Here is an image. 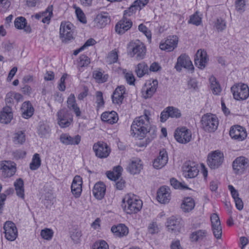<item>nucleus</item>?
<instances>
[{"label":"nucleus","mask_w":249,"mask_h":249,"mask_svg":"<svg viewBox=\"0 0 249 249\" xmlns=\"http://www.w3.org/2000/svg\"><path fill=\"white\" fill-rule=\"evenodd\" d=\"M42 22L44 23L49 24L51 19V18L53 15V7L49 6L45 11L41 12Z\"/></svg>","instance_id":"42"},{"label":"nucleus","mask_w":249,"mask_h":249,"mask_svg":"<svg viewBox=\"0 0 249 249\" xmlns=\"http://www.w3.org/2000/svg\"><path fill=\"white\" fill-rule=\"evenodd\" d=\"M96 102L97 104L98 107H100L104 105V100L103 97V94L101 91H97L96 93Z\"/></svg>","instance_id":"62"},{"label":"nucleus","mask_w":249,"mask_h":249,"mask_svg":"<svg viewBox=\"0 0 249 249\" xmlns=\"http://www.w3.org/2000/svg\"><path fill=\"white\" fill-rule=\"evenodd\" d=\"M235 8L237 11L242 13L245 9V0H237L235 3Z\"/></svg>","instance_id":"54"},{"label":"nucleus","mask_w":249,"mask_h":249,"mask_svg":"<svg viewBox=\"0 0 249 249\" xmlns=\"http://www.w3.org/2000/svg\"><path fill=\"white\" fill-rule=\"evenodd\" d=\"M82 179L79 176H76L72 181L71 185L72 194L76 198L79 197L82 192Z\"/></svg>","instance_id":"27"},{"label":"nucleus","mask_w":249,"mask_h":249,"mask_svg":"<svg viewBox=\"0 0 249 249\" xmlns=\"http://www.w3.org/2000/svg\"><path fill=\"white\" fill-rule=\"evenodd\" d=\"M170 183H171V185L175 189L187 188V187L182 185L180 182H178L177 179H176L175 178L171 179Z\"/></svg>","instance_id":"63"},{"label":"nucleus","mask_w":249,"mask_h":249,"mask_svg":"<svg viewBox=\"0 0 249 249\" xmlns=\"http://www.w3.org/2000/svg\"><path fill=\"white\" fill-rule=\"evenodd\" d=\"M208 57L206 52L198 50L195 58V64L199 69L203 70L206 66L208 62Z\"/></svg>","instance_id":"20"},{"label":"nucleus","mask_w":249,"mask_h":249,"mask_svg":"<svg viewBox=\"0 0 249 249\" xmlns=\"http://www.w3.org/2000/svg\"><path fill=\"white\" fill-rule=\"evenodd\" d=\"M148 2V0H144V1L136 0L127 10L124 11V16L127 18L132 16L137 10H140L142 7L145 6Z\"/></svg>","instance_id":"23"},{"label":"nucleus","mask_w":249,"mask_h":249,"mask_svg":"<svg viewBox=\"0 0 249 249\" xmlns=\"http://www.w3.org/2000/svg\"><path fill=\"white\" fill-rule=\"evenodd\" d=\"M148 67L144 62L138 64L135 68V72L139 77H142L148 71Z\"/></svg>","instance_id":"40"},{"label":"nucleus","mask_w":249,"mask_h":249,"mask_svg":"<svg viewBox=\"0 0 249 249\" xmlns=\"http://www.w3.org/2000/svg\"><path fill=\"white\" fill-rule=\"evenodd\" d=\"M82 234L81 231L78 230H75L71 234V239L75 243H77L79 242Z\"/></svg>","instance_id":"59"},{"label":"nucleus","mask_w":249,"mask_h":249,"mask_svg":"<svg viewBox=\"0 0 249 249\" xmlns=\"http://www.w3.org/2000/svg\"><path fill=\"white\" fill-rule=\"evenodd\" d=\"M93 249H108V245L104 241L96 242L93 246Z\"/></svg>","instance_id":"58"},{"label":"nucleus","mask_w":249,"mask_h":249,"mask_svg":"<svg viewBox=\"0 0 249 249\" xmlns=\"http://www.w3.org/2000/svg\"><path fill=\"white\" fill-rule=\"evenodd\" d=\"M230 135L232 139L238 141L244 140L247 137L245 129L240 125H235L231 128Z\"/></svg>","instance_id":"18"},{"label":"nucleus","mask_w":249,"mask_h":249,"mask_svg":"<svg viewBox=\"0 0 249 249\" xmlns=\"http://www.w3.org/2000/svg\"><path fill=\"white\" fill-rule=\"evenodd\" d=\"M92 76L96 81L99 83H103L106 82L108 78L107 74H104L102 71L98 70L93 71Z\"/></svg>","instance_id":"41"},{"label":"nucleus","mask_w":249,"mask_h":249,"mask_svg":"<svg viewBox=\"0 0 249 249\" xmlns=\"http://www.w3.org/2000/svg\"><path fill=\"white\" fill-rule=\"evenodd\" d=\"M167 227L170 232L177 233L181 229V225L179 220L174 217H171L167 220Z\"/></svg>","instance_id":"31"},{"label":"nucleus","mask_w":249,"mask_h":249,"mask_svg":"<svg viewBox=\"0 0 249 249\" xmlns=\"http://www.w3.org/2000/svg\"><path fill=\"white\" fill-rule=\"evenodd\" d=\"M106 190V186L103 182L96 183L92 190L93 194L97 199L101 200L105 195Z\"/></svg>","instance_id":"32"},{"label":"nucleus","mask_w":249,"mask_h":249,"mask_svg":"<svg viewBox=\"0 0 249 249\" xmlns=\"http://www.w3.org/2000/svg\"><path fill=\"white\" fill-rule=\"evenodd\" d=\"M211 88L214 94L218 95L221 91V89L219 84L215 81V78H211Z\"/></svg>","instance_id":"47"},{"label":"nucleus","mask_w":249,"mask_h":249,"mask_svg":"<svg viewBox=\"0 0 249 249\" xmlns=\"http://www.w3.org/2000/svg\"><path fill=\"white\" fill-rule=\"evenodd\" d=\"M124 211L127 214H135L142 208V202L139 197L133 194L126 195L122 200Z\"/></svg>","instance_id":"2"},{"label":"nucleus","mask_w":249,"mask_h":249,"mask_svg":"<svg viewBox=\"0 0 249 249\" xmlns=\"http://www.w3.org/2000/svg\"><path fill=\"white\" fill-rule=\"evenodd\" d=\"M233 98L236 100H244L249 96V88L245 84L234 85L231 88Z\"/></svg>","instance_id":"5"},{"label":"nucleus","mask_w":249,"mask_h":249,"mask_svg":"<svg viewBox=\"0 0 249 249\" xmlns=\"http://www.w3.org/2000/svg\"><path fill=\"white\" fill-rule=\"evenodd\" d=\"M41 165V159L38 154H35L33 156L32 162L30 164V168L32 170L37 169Z\"/></svg>","instance_id":"44"},{"label":"nucleus","mask_w":249,"mask_h":249,"mask_svg":"<svg viewBox=\"0 0 249 249\" xmlns=\"http://www.w3.org/2000/svg\"><path fill=\"white\" fill-rule=\"evenodd\" d=\"M22 116L25 119L30 118L34 112V108L29 101L24 102L21 106Z\"/></svg>","instance_id":"34"},{"label":"nucleus","mask_w":249,"mask_h":249,"mask_svg":"<svg viewBox=\"0 0 249 249\" xmlns=\"http://www.w3.org/2000/svg\"><path fill=\"white\" fill-rule=\"evenodd\" d=\"M183 172L184 176L188 178H193L197 176L199 170L198 166L193 162L185 163L183 167Z\"/></svg>","instance_id":"15"},{"label":"nucleus","mask_w":249,"mask_h":249,"mask_svg":"<svg viewBox=\"0 0 249 249\" xmlns=\"http://www.w3.org/2000/svg\"><path fill=\"white\" fill-rule=\"evenodd\" d=\"M73 25L69 22H62L60 27V37L63 42L67 43L73 38Z\"/></svg>","instance_id":"7"},{"label":"nucleus","mask_w":249,"mask_h":249,"mask_svg":"<svg viewBox=\"0 0 249 249\" xmlns=\"http://www.w3.org/2000/svg\"><path fill=\"white\" fill-rule=\"evenodd\" d=\"M150 112L145 110L144 115L136 118L131 126V135L139 139L144 138L149 127Z\"/></svg>","instance_id":"1"},{"label":"nucleus","mask_w":249,"mask_h":249,"mask_svg":"<svg viewBox=\"0 0 249 249\" xmlns=\"http://www.w3.org/2000/svg\"><path fill=\"white\" fill-rule=\"evenodd\" d=\"M182 68L192 71L194 69L189 57L186 54H181L178 58L177 62L175 66V68L178 71L181 70Z\"/></svg>","instance_id":"13"},{"label":"nucleus","mask_w":249,"mask_h":249,"mask_svg":"<svg viewBox=\"0 0 249 249\" xmlns=\"http://www.w3.org/2000/svg\"><path fill=\"white\" fill-rule=\"evenodd\" d=\"M147 230L149 233L154 234L160 231V228L156 222L152 221L148 225Z\"/></svg>","instance_id":"48"},{"label":"nucleus","mask_w":249,"mask_h":249,"mask_svg":"<svg viewBox=\"0 0 249 249\" xmlns=\"http://www.w3.org/2000/svg\"><path fill=\"white\" fill-rule=\"evenodd\" d=\"M90 62V59L87 55H81L79 58L78 67L79 68L87 67L89 64Z\"/></svg>","instance_id":"49"},{"label":"nucleus","mask_w":249,"mask_h":249,"mask_svg":"<svg viewBox=\"0 0 249 249\" xmlns=\"http://www.w3.org/2000/svg\"><path fill=\"white\" fill-rule=\"evenodd\" d=\"M14 186L17 195L21 199H24V182L23 180L19 178L14 182Z\"/></svg>","instance_id":"38"},{"label":"nucleus","mask_w":249,"mask_h":249,"mask_svg":"<svg viewBox=\"0 0 249 249\" xmlns=\"http://www.w3.org/2000/svg\"><path fill=\"white\" fill-rule=\"evenodd\" d=\"M195 206L194 200L191 197L184 199L181 205V209L184 213H189L192 211Z\"/></svg>","instance_id":"37"},{"label":"nucleus","mask_w":249,"mask_h":249,"mask_svg":"<svg viewBox=\"0 0 249 249\" xmlns=\"http://www.w3.org/2000/svg\"><path fill=\"white\" fill-rule=\"evenodd\" d=\"M125 78L128 84L130 85H134L135 79L132 72H127L125 73Z\"/></svg>","instance_id":"61"},{"label":"nucleus","mask_w":249,"mask_h":249,"mask_svg":"<svg viewBox=\"0 0 249 249\" xmlns=\"http://www.w3.org/2000/svg\"><path fill=\"white\" fill-rule=\"evenodd\" d=\"M50 132L49 127L44 125H41L38 130V134L41 137L45 136Z\"/></svg>","instance_id":"60"},{"label":"nucleus","mask_w":249,"mask_h":249,"mask_svg":"<svg viewBox=\"0 0 249 249\" xmlns=\"http://www.w3.org/2000/svg\"><path fill=\"white\" fill-rule=\"evenodd\" d=\"M93 149L97 157L100 158H105L108 157L110 150L107 143L99 142L95 143Z\"/></svg>","instance_id":"14"},{"label":"nucleus","mask_w":249,"mask_h":249,"mask_svg":"<svg viewBox=\"0 0 249 249\" xmlns=\"http://www.w3.org/2000/svg\"><path fill=\"white\" fill-rule=\"evenodd\" d=\"M224 160L223 154L218 150H215L209 154L207 158V163L211 169L218 168Z\"/></svg>","instance_id":"6"},{"label":"nucleus","mask_w":249,"mask_h":249,"mask_svg":"<svg viewBox=\"0 0 249 249\" xmlns=\"http://www.w3.org/2000/svg\"><path fill=\"white\" fill-rule=\"evenodd\" d=\"M139 30L143 33L147 38L150 40L151 38V32L147 29V28L143 24H141L138 26Z\"/></svg>","instance_id":"57"},{"label":"nucleus","mask_w":249,"mask_h":249,"mask_svg":"<svg viewBox=\"0 0 249 249\" xmlns=\"http://www.w3.org/2000/svg\"><path fill=\"white\" fill-rule=\"evenodd\" d=\"M111 230L114 235L117 237L125 236L128 232V228L123 224H120L116 226H113Z\"/></svg>","instance_id":"35"},{"label":"nucleus","mask_w":249,"mask_h":249,"mask_svg":"<svg viewBox=\"0 0 249 249\" xmlns=\"http://www.w3.org/2000/svg\"><path fill=\"white\" fill-rule=\"evenodd\" d=\"M60 142L66 145L78 144L81 141V137L76 135L74 137H71L69 134H62L60 137Z\"/></svg>","instance_id":"30"},{"label":"nucleus","mask_w":249,"mask_h":249,"mask_svg":"<svg viewBox=\"0 0 249 249\" xmlns=\"http://www.w3.org/2000/svg\"><path fill=\"white\" fill-rule=\"evenodd\" d=\"M178 42V38L177 36H169L165 40L160 43V48L168 52H172L177 47Z\"/></svg>","instance_id":"9"},{"label":"nucleus","mask_w":249,"mask_h":249,"mask_svg":"<svg viewBox=\"0 0 249 249\" xmlns=\"http://www.w3.org/2000/svg\"><path fill=\"white\" fill-rule=\"evenodd\" d=\"M213 27L218 32H223L226 28V21L221 18H218L214 22Z\"/></svg>","instance_id":"39"},{"label":"nucleus","mask_w":249,"mask_h":249,"mask_svg":"<svg viewBox=\"0 0 249 249\" xmlns=\"http://www.w3.org/2000/svg\"><path fill=\"white\" fill-rule=\"evenodd\" d=\"M67 105L69 108L73 110L76 116L79 117L81 115V111L76 103L74 94H71L68 97Z\"/></svg>","instance_id":"36"},{"label":"nucleus","mask_w":249,"mask_h":249,"mask_svg":"<svg viewBox=\"0 0 249 249\" xmlns=\"http://www.w3.org/2000/svg\"><path fill=\"white\" fill-rule=\"evenodd\" d=\"M157 198L160 203L165 204L169 202L171 199L170 190L166 186L161 187L157 191Z\"/></svg>","instance_id":"21"},{"label":"nucleus","mask_w":249,"mask_h":249,"mask_svg":"<svg viewBox=\"0 0 249 249\" xmlns=\"http://www.w3.org/2000/svg\"><path fill=\"white\" fill-rule=\"evenodd\" d=\"M129 54L131 57H135L138 60L143 59L146 53V47L139 40L132 41L129 45Z\"/></svg>","instance_id":"4"},{"label":"nucleus","mask_w":249,"mask_h":249,"mask_svg":"<svg viewBox=\"0 0 249 249\" xmlns=\"http://www.w3.org/2000/svg\"><path fill=\"white\" fill-rule=\"evenodd\" d=\"M167 108L170 117L178 118L181 116V112L178 108L173 107H169Z\"/></svg>","instance_id":"51"},{"label":"nucleus","mask_w":249,"mask_h":249,"mask_svg":"<svg viewBox=\"0 0 249 249\" xmlns=\"http://www.w3.org/2000/svg\"><path fill=\"white\" fill-rule=\"evenodd\" d=\"M175 138L178 142L185 144L189 142L192 139V133L186 127L178 128L175 133Z\"/></svg>","instance_id":"10"},{"label":"nucleus","mask_w":249,"mask_h":249,"mask_svg":"<svg viewBox=\"0 0 249 249\" xmlns=\"http://www.w3.org/2000/svg\"><path fill=\"white\" fill-rule=\"evenodd\" d=\"M207 232L205 230H198L192 232L190 238L193 241H197L202 240L206 237Z\"/></svg>","instance_id":"43"},{"label":"nucleus","mask_w":249,"mask_h":249,"mask_svg":"<svg viewBox=\"0 0 249 249\" xmlns=\"http://www.w3.org/2000/svg\"><path fill=\"white\" fill-rule=\"evenodd\" d=\"M201 19L202 18L198 15V12H196L193 15L190 17L189 23H192L196 26H198L201 23Z\"/></svg>","instance_id":"50"},{"label":"nucleus","mask_w":249,"mask_h":249,"mask_svg":"<svg viewBox=\"0 0 249 249\" xmlns=\"http://www.w3.org/2000/svg\"><path fill=\"white\" fill-rule=\"evenodd\" d=\"M110 18L107 13H101L98 14L94 19V26L99 28L105 27L109 23Z\"/></svg>","instance_id":"28"},{"label":"nucleus","mask_w":249,"mask_h":249,"mask_svg":"<svg viewBox=\"0 0 249 249\" xmlns=\"http://www.w3.org/2000/svg\"><path fill=\"white\" fill-rule=\"evenodd\" d=\"M14 142L16 144H22L25 141V135L24 131H19L14 134Z\"/></svg>","instance_id":"45"},{"label":"nucleus","mask_w":249,"mask_h":249,"mask_svg":"<svg viewBox=\"0 0 249 249\" xmlns=\"http://www.w3.org/2000/svg\"><path fill=\"white\" fill-rule=\"evenodd\" d=\"M168 160L167 153L163 149L160 152L159 156L154 160L153 162V167L157 169H161L167 164Z\"/></svg>","instance_id":"22"},{"label":"nucleus","mask_w":249,"mask_h":249,"mask_svg":"<svg viewBox=\"0 0 249 249\" xmlns=\"http://www.w3.org/2000/svg\"><path fill=\"white\" fill-rule=\"evenodd\" d=\"M212 230L215 238L220 239L222 236V227L218 215L213 213L211 216Z\"/></svg>","instance_id":"17"},{"label":"nucleus","mask_w":249,"mask_h":249,"mask_svg":"<svg viewBox=\"0 0 249 249\" xmlns=\"http://www.w3.org/2000/svg\"><path fill=\"white\" fill-rule=\"evenodd\" d=\"M132 25V22L125 17H123L115 26L116 32L119 34H123L129 30Z\"/></svg>","instance_id":"24"},{"label":"nucleus","mask_w":249,"mask_h":249,"mask_svg":"<svg viewBox=\"0 0 249 249\" xmlns=\"http://www.w3.org/2000/svg\"><path fill=\"white\" fill-rule=\"evenodd\" d=\"M142 168L143 164L142 160L139 159H134L130 161L127 170L130 174L135 175L139 174Z\"/></svg>","instance_id":"25"},{"label":"nucleus","mask_w":249,"mask_h":249,"mask_svg":"<svg viewBox=\"0 0 249 249\" xmlns=\"http://www.w3.org/2000/svg\"><path fill=\"white\" fill-rule=\"evenodd\" d=\"M13 112L11 107L6 106L2 108L0 114V122L2 124H7L13 119Z\"/></svg>","instance_id":"29"},{"label":"nucleus","mask_w":249,"mask_h":249,"mask_svg":"<svg viewBox=\"0 0 249 249\" xmlns=\"http://www.w3.org/2000/svg\"><path fill=\"white\" fill-rule=\"evenodd\" d=\"M157 132V130L155 126H153L151 127L149 126L148 127L147 130V133L146 134L145 137L147 136V139L149 140V142L156 137Z\"/></svg>","instance_id":"53"},{"label":"nucleus","mask_w":249,"mask_h":249,"mask_svg":"<svg viewBox=\"0 0 249 249\" xmlns=\"http://www.w3.org/2000/svg\"><path fill=\"white\" fill-rule=\"evenodd\" d=\"M0 172L3 178H10L16 172V164L9 160L2 161L0 162Z\"/></svg>","instance_id":"8"},{"label":"nucleus","mask_w":249,"mask_h":249,"mask_svg":"<svg viewBox=\"0 0 249 249\" xmlns=\"http://www.w3.org/2000/svg\"><path fill=\"white\" fill-rule=\"evenodd\" d=\"M69 116L66 109H62L57 112L58 123L61 127H66L71 124L72 120Z\"/></svg>","instance_id":"19"},{"label":"nucleus","mask_w":249,"mask_h":249,"mask_svg":"<svg viewBox=\"0 0 249 249\" xmlns=\"http://www.w3.org/2000/svg\"><path fill=\"white\" fill-rule=\"evenodd\" d=\"M125 89L124 86H118L114 91L111 96L112 102L116 105H121L124 98Z\"/></svg>","instance_id":"26"},{"label":"nucleus","mask_w":249,"mask_h":249,"mask_svg":"<svg viewBox=\"0 0 249 249\" xmlns=\"http://www.w3.org/2000/svg\"><path fill=\"white\" fill-rule=\"evenodd\" d=\"M26 24V19L22 17L17 18L15 21V26L16 28L18 29L25 28V30L28 31L27 29L25 28Z\"/></svg>","instance_id":"46"},{"label":"nucleus","mask_w":249,"mask_h":249,"mask_svg":"<svg viewBox=\"0 0 249 249\" xmlns=\"http://www.w3.org/2000/svg\"><path fill=\"white\" fill-rule=\"evenodd\" d=\"M53 233V231L48 228L42 230L40 232V235L42 238L47 240H50L52 239Z\"/></svg>","instance_id":"52"},{"label":"nucleus","mask_w":249,"mask_h":249,"mask_svg":"<svg viewBox=\"0 0 249 249\" xmlns=\"http://www.w3.org/2000/svg\"><path fill=\"white\" fill-rule=\"evenodd\" d=\"M5 237L9 241H13L18 236V230L15 224L12 221H6L3 226Z\"/></svg>","instance_id":"11"},{"label":"nucleus","mask_w":249,"mask_h":249,"mask_svg":"<svg viewBox=\"0 0 249 249\" xmlns=\"http://www.w3.org/2000/svg\"><path fill=\"white\" fill-rule=\"evenodd\" d=\"M117 60L118 54L117 52L114 51L111 52L107 58V61L110 64L116 62Z\"/></svg>","instance_id":"55"},{"label":"nucleus","mask_w":249,"mask_h":249,"mask_svg":"<svg viewBox=\"0 0 249 249\" xmlns=\"http://www.w3.org/2000/svg\"><path fill=\"white\" fill-rule=\"evenodd\" d=\"M101 120L109 124H113L117 122L118 116L117 113L114 111L105 112L101 115Z\"/></svg>","instance_id":"33"},{"label":"nucleus","mask_w":249,"mask_h":249,"mask_svg":"<svg viewBox=\"0 0 249 249\" xmlns=\"http://www.w3.org/2000/svg\"><path fill=\"white\" fill-rule=\"evenodd\" d=\"M249 160L244 157L237 158L232 163V167L236 174H242L249 166Z\"/></svg>","instance_id":"12"},{"label":"nucleus","mask_w":249,"mask_h":249,"mask_svg":"<svg viewBox=\"0 0 249 249\" xmlns=\"http://www.w3.org/2000/svg\"><path fill=\"white\" fill-rule=\"evenodd\" d=\"M158 82L157 80H150L146 83L145 87L142 89V95L145 99L151 98L156 92L158 87Z\"/></svg>","instance_id":"16"},{"label":"nucleus","mask_w":249,"mask_h":249,"mask_svg":"<svg viewBox=\"0 0 249 249\" xmlns=\"http://www.w3.org/2000/svg\"><path fill=\"white\" fill-rule=\"evenodd\" d=\"M74 8L75 9V13L78 20L82 23H86V19L82 10L79 7H74Z\"/></svg>","instance_id":"56"},{"label":"nucleus","mask_w":249,"mask_h":249,"mask_svg":"<svg viewBox=\"0 0 249 249\" xmlns=\"http://www.w3.org/2000/svg\"><path fill=\"white\" fill-rule=\"evenodd\" d=\"M67 74L66 73H64L60 78V84H59V86H58V89H59V90H60L61 91H64L65 90L66 87L65 85V80L67 78Z\"/></svg>","instance_id":"64"},{"label":"nucleus","mask_w":249,"mask_h":249,"mask_svg":"<svg viewBox=\"0 0 249 249\" xmlns=\"http://www.w3.org/2000/svg\"><path fill=\"white\" fill-rule=\"evenodd\" d=\"M201 122L202 129L207 132H214L218 127V119L215 115L212 114H204L202 117Z\"/></svg>","instance_id":"3"}]
</instances>
